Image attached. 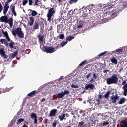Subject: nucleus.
I'll return each mask as SVG.
<instances>
[{"instance_id": "nucleus-1", "label": "nucleus", "mask_w": 127, "mask_h": 127, "mask_svg": "<svg viewBox=\"0 0 127 127\" xmlns=\"http://www.w3.org/2000/svg\"><path fill=\"white\" fill-rule=\"evenodd\" d=\"M119 78L116 74H113L110 77H109L106 80L107 85H112V84H118Z\"/></svg>"}, {"instance_id": "nucleus-2", "label": "nucleus", "mask_w": 127, "mask_h": 127, "mask_svg": "<svg viewBox=\"0 0 127 127\" xmlns=\"http://www.w3.org/2000/svg\"><path fill=\"white\" fill-rule=\"evenodd\" d=\"M90 20L92 22H95V24H100L101 23V16L99 14L94 15L93 14H91Z\"/></svg>"}, {"instance_id": "nucleus-3", "label": "nucleus", "mask_w": 127, "mask_h": 127, "mask_svg": "<svg viewBox=\"0 0 127 127\" xmlns=\"http://www.w3.org/2000/svg\"><path fill=\"white\" fill-rule=\"evenodd\" d=\"M12 33L14 36H16V34H17L20 38H24V33L23 31L21 30V28L20 27L17 28L15 30L12 31Z\"/></svg>"}, {"instance_id": "nucleus-4", "label": "nucleus", "mask_w": 127, "mask_h": 127, "mask_svg": "<svg viewBox=\"0 0 127 127\" xmlns=\"http://www.w3.org/2000/svg\"><path fill=\"white\" fill-rule=\"evenodd\" d=\"M55 13V10H54V8H51L47 14V17L48 18V21H51V18L53 16V14Z\"/></svg>"}, {"instance_id": "nucleus-5", "label": "nucleus", "mask_w": 127, "mask_h": 127, "mask_svg": "<svg viewBox=\"0 0 127 127\" xmlns=\"http://www.w3.org/2000/svg\"><path fill=\"white\" fill-rule=\"evenodd\" d=\"M122 85L123 86L122 89L123 90L124 96H127V80H124L122 82Z\"/></svg>"}, {"instance_id": "nucleus-6", "label": "nucleus", "mask_w": 127, "mask_h": 127, "mask_svg": "<svg viewBox=\"0 0 127 127\" xmlns=\"http://www.w3.org/2000/svg\"><path fill=\"white\" fill-rule=\"evenodd\" d=\"M43 49L47 53H53V52H55L54 48L51 46H43Z\"/></svg>"}, {"instance_id": "nucleus-7", "label": "nucleus", "mask_w": 127, "mask_h": 127, "mask_svg": "<svg viewBox=\"0 0 127 127\" xmlns=\"http://www.w3.org/2000/svg\"><path fill=\"white\" fill-rule=\"evenodd\" d=\"M0 55L2 58H4V59H7V58H8V55L5 54V51H4V49L2 48L0 49Z\"/></svg>"}, {"instance_id": "nucleus-8", "label": "nucleus", "mask_w": 127, "mask_h": 127, "mask_svg": "<svg viewBox=\"0 0 127 127\" xmlns=\"http://www.w3.org/2000/svg\"><path fill=\"white\" fill-rule=\"evenodd\" d=\"M118 14V12L116 10H113L112 11L110 12L109 14V15L110 16V18H112L113 19V18H115V17H117V15Z\"/></svg>"}, {"instance_id": "nucleus-9", "label": "nucleus", "mask_w": 127, "mask_h": 127, "mask_svg": "<svg viewBox=\"0 0 127 127\" xmlns=\"http://www.w3.org/2000/svg\"><path fill=\"white\" fill-rule=\"evenodd\" d=\"M57 113V109H52L49 113V117H56V114Z\"/></svg>"}, {"instance_id": "nucleus-10", "label": "nucleus", "mask_w": 127, "mask_h": 127, "mask_svg": "<svg viewBox=\"0 0 127 127\" xmlns=\"http://www.w3.org/2000/svg\"><path fill=\"white\" fill-rule=\"evenodd\" d=\"M94 88L95 85H94L93 83H89L85 86V90H89V89H90V90H93Z\"/></svg>"}, {"instance_id": "nucleus-11", "label": "nucleus", "mask_w": 127, "mask_h": 127, "mask_svg": "<svg viewBox=\"0 0 127 127\" xmlns=\"http://www.w3.org/2000/svg\"><path fill=\"white\" fill-rule=\"evenodd\" d=\"M0 22H5L6 23L8 22V17L7 16H3L0 18Z\"/></svg>"}, {"instance_id": "nucleus-12", "label": "nucleus", "mask_w": 127, "mask_h": 127, "mask_svg": "<svg viewBox=\"0 0 127 127\" xmlns=\"http://www.w3.org/2000/svg\"><path fill=\"white\" fill-rule=\"evenodd\" d=\"M11 10L12 13H13L15 16H16L17 14H16V12H15V5L14 4H12L10 6Z\"/></svg>"}, {"instance_id": "nucleus-13", "label": "nucleus", "mask_w": 127, "mask_h": 127, "mask_svg": "<svg viewBox=\"0 0 127 127\" xmlns=\"http://www.w3.org/2000/svg\"><path fill=\"white\" fill-rule=\"evenodd\" d=\"M2 32L3 34V35L6 37V38L7 39L8 41H11V40L10 39V38H9V36L8 35V33L7 31H5L2 30Z\"/></svg>"}, {"instance_id": "nucleus-14", "label": "nucleus", "mask_w": 127, "mask_h": 127, "mask_svg": "<svg viewBox=\"0 0 127 127\" xmlns=\"http://www.w3.org/2000/svg\"><path fill=\"white\" fill-rule=\"evenodd\" d=\"M120 127H127V121L126 120H122L120 122Z\"/></svg>"}, {"instance_id": "nucleus-15", "label": "nucleus", "mask_w": 127, "mask_h": 127, "mask_svg": "<svg viewBox=\"0 0 127 127\" xmlns=\"http://www.w3.org/2000/svg\"><path fill=\"white\" fill-rule=\"evenodd\" d=\"M28 23L30 26H32L33 25V23H34V18L33 17H30Z\"/></svg>"}, {"instance_id": "nucleus-16", "label": "nucleus", "mask_w": 127, "mask_h": 127, "mask_svg": "<svg viewBox=\"0 0 127 127\" xmlns=\"http://www.w3.org/2000/svg\"><path fill=\"white\" fill-rule=\"evenodd\" d=\"M53 48L54 50H55V51L57 50L58 48H60V42H57L56 43L54 44Z\"/></svg>"}, {"instance_id": "nucleus-17", "label": "nucleus", "mask_w": 127, "mask_h": 127, "mask_svg": "<svg viewBox=\"0 0 127 127\" xmlns=\"http://www.w3.org/2000/svg\"><path fill=\"white\" fill-rule=\"evenodd\" d=\"M78 127H86V125L85 124V122L83 121H82L78 123V125H77Z\"/></svg>"}, {"instance_id": "nucleus-18", "label": "nucleus", "mask_w": 127, "mask_h": 127, "mask_svg": "<svg viewBox=\"0 0 127 127\" xmlns=\"http://www.w3.org/2000/svg\"><path fill=\"white\" fill-rule=\"evenodd\" d=\"M7 23L9 24L10 27H12V25H13V18L12 17L9 19H8V22Z\"/></svg>"}, {"instance_id": "nucleus-19", "label": "nucleus", "mask_w": 127, "mask_h": 127, "mask_svg": "<svg viewBox=\"0 0 127 127\" xmlns=\"http://www.w3.org/2000/svg\"><path fill=\"white\" fill-rule=\"evenodd\" d=\"M36 91L34 90L31 92H30L29 94H27V96L29 97H30L31 98H32L34 96H35L36 95Z\"/></svg>"}, {"instance_id": "nucleus-20", "label": "nucleus", "mask_w": 127, "mask_h": 127, "mask_svg": "<svg viewBox=\"0 0 127 127\" xmlns=\"http://www.w3.org/2000/svg\"><path fill=\"white\" fill-rule=\"evenodd\" d=\"M109 124H110L109 121H108L107 120H105L104 121H103L101 123V126H102V127H106V126H109Z\"/></svg>"}, {"instance_id": "nucleus-21", "label": "nucleus", "mask_w": 127, "mask_h": 127, "mask_svg": "<svg viewBox=\"0 0 127 127\" xmlns=\"http://www.w3.org/2000/svg\"><path fill=\"white\" fill-rule=\"evenodd\" d=\"M57 96L58 97V98H59V99H62V98H63V97H64L65 95H64V91H62L61 93H59L57 94Z\"/></svg>"}, {"instance_id": "nucleus-22", "label": "nucleus", "mask_w": 127, "mask_h": 127, "mask_svg": "<svg viewBox=\"0 0 127 127\" xmlns=\"http://www.w3.org/2000/svg\"><path fill=\"white\" fill-rule=\"evenodd\" d=\"M39 28V22H35V23L33 26V29H38Z\"/></svg>"}, {"instance_id": "nucleus-23", "label": "nucleus", "mask_w": 127, "mask_h": 127, "mask_svg": "<svg viewBox=\"0 0 127 127\" xmlns=\"http://www.w3.org/2000/svg\"><path fill=\"white\" fill-rule=\"evenodd\" d=\"M111 62H112V63H114V64H118V60H117V59L115 57H113L111 59Z\"/></svg>"}, {"instance_id": "nucleus-24", "label": "nucleus", "mask_w": 127, "mask_h": 127, "mask_svg": "<svg viewBox=\"0 0 127 127\" xmlns=\"http://www.w3.org/2000/svg\"><path fill=\"white\" fill-rule=\"evenodd\" d=\"M94 5H89V6H87L86 9H87L91 12V11H93L92 9L94 8Z\"/></svg>"}, {"instance_id": "nucleus-25", "label": "nucleus", "mask_w": 127, "mask_h": 127, "mask_svg": "<svg viewBox=\"0 0 127 127\" xmlns=\"http://www.w3.org/2000/svg\"><path fill=\"white\" fill-rule=\"evenodd\" d=\"M84 26V22H83V21H80L79 22V24L77 25L78 28H82Z\"/></svg>"}, {"instance_id": "nucleus-26", "label": "nucleus", "mask_w": 127, "mask_h": 127, "mask_svg": "<svg viewBox=\"0 0 127 127\" xmlns=\"http://www.w3.org/2000/svg\"><path fill=\"white\" fill-rule=\"evenodd\" d=\"M30 10L32 11V13L29 14H28L29 16H31V15L32 16H36V15H37V12L34 10Z\"/></svg>"}, {"instance_id": "nucleus-27", "label": "nucleus", "mask_w": 127, "mask_h": 127, "mask_svg": "<svg viewBox=\"0 0 127 127\" xmlns=\"http://www.w3.org/2000/svg\"><path fill=\"white\" fill-rule=\"evenodd\" d=\"M110 95H111V91H107L104 96L105 99H108V98H110Z\"/></svg>"}, {"instance_id": "nucleus-28", "label": "nucleus", "mask_w": 127, "mask_h": 127, "mask_svg": "<svg viewBox=\"0 0 127 127\" xmlns=\"http://www.w3.org/2000/svg\"><path fill=\"white\" fill-rule=\"evenodd\" d=\"M121 52H123V49H117L114 51V53H116V54H120Z\"/></svg>"}, {"instance_id": "nucleus-29", "label": "nucleus", "mask_w": 127, "mask_h": 127, "mask_svg": "<svg viewBox=\"0 0 127 127\" xmlns=\"http://www.w3.org/2000/svg\"><path fill=\"white\" fill-rule=\"evenodd\" d=\"M87 62V60H85L82 61L78 66V68H80V67H83L86 65V62Z\"/></svg>"}, {"instance_id": "nucleus-30", "label": "nucleus", "mask_w": 127, "mask_h": 127, "mask_svg": "<svg viewBox=\"0 0 127 127\" xmlns=\"http://www.w3.org/2000/svg\"><path fill=\"white\" fill-rule=\"evenodd\" d=\"M67 43H68V41H62L61 43H60V47H64V46H65Z\"/></svg>"}, {"instance_id": "nucleus-31", "label": "nucleus", "mask_w": 127, "mask_h": 127, "mask_svg": "<svg viewBox=\"0 0 127 127\" xmlns=\"http://www.w3.org/2000/svg\"><path fill=\"white\" fill-rule=\"evenodd\" d=\"M65 115L64 113H63L61 115L59 116V119H60V121H63L64 119H65Z\"/></svg>"}, {"instance_id": "nucleus-32", "label": "nucleus", "mask_w": 127, "mask_h": 127, "mask_svg": "<svg viewBox=\"0 0 127 127\" xmlns=\"http://www.w3.org/2000/svg\"><path fill=\"white\" fill-rule=\"evenodd\" d=\"M75 38V37L72 36H68L66 38V40H68V41H71V40H73Z\"/></svg>"}, {"instance_id": "nucleus-33", "label": "nucleus", "mask_w": 127, "mask_h": 127, "mask_svg": "<svg viewBox=\"0 0 127 127\" xmlns=\"http://www.w3.org/2000/svg\"><path fill=\"white\" fill-rule=\"evenodd\" d=\"M79 1V0H71L69 1L70 4H74V3H77Z\"/></svg>"}, {"instance_id": "nucleus-34", "label": "nucleus", "mask_w": 127, "mask_h": 127, "mask_svg": "<svg viewBox=\"0 0 127 127\" xmlns=\"http://www.w3.org/2000/svg\"><path fill=\"white\" fill-rule=\"evenodd\" d=\"M126 101V99L125 98H122L120 99L119 104V105H122V104H124V102Z\"/></svg>"}, {"instance_id": "nucleus-35", "label": "nucleus", "mask_w": 127, "mask_h": 127, "mask_svg": "<svg viewBox=\"0 0 127 127\" xmlns=\"http://www.w3.org/2000/svg\"><path fill=\"white\" fill-rule=\"evenodd\" d=\"M38 38H39V40H40V41L41 42H42L43 41V38H44V35H39L38 36Z\"/></svg>"}, {"instance_id": "nucleus-36", "label": "nucleus", "mask_w": 127, "mask_h": 127, "mask_svg": "<svg viewBox=\"0 0 127 127\" xmlns=\"http://www.w3.org/2000/svg\"><path fill=\"white\" fill-rule=\"evenodd\" d=\"M111 100H118V99H119V96H118V95H112L111 97Z\"/></svg>"}, {"instance_id": "nucleus-37", "label": "nucleus", "mask_w": 127, "mask_h": 127, "mask_svg": "<svg viewBox=\"0 0 127 127\" xmlns=\"http://www.w3.org/2000/svg\"><path fill=\"white\" fill-rule=\"evenodd\" d=\"M14 44H15L14 42L11 41V42L9 43V47L10 48H13Z\"/></svg>"}, {"instance_id": "nucleus-38", "label": "nucleus", "mask_w": 127, "mask_h": 127, "mask_svg": "<svg viewBox=\"0 0 127 127\" xmlns=\"http://www.w3.org/2000/svg\"><path fill=\"white\" fill-rule=\"evenodd\" d=\"M74 12H75V10L73 12V9H71L68 12L67 15L68 16H70V15H73V13H74Z\"/></svg>"}, {"instance_id": "nucleus-39", "label": "nucleus", "mask_w": 127, "mask_h": 127, "mask_svg": "<svg viewBox=\"0 0 127 127\" xmlns=\"http://www.w3.org/2000/svg\"><path fill=\"white\" fill-rule=\"evenodd\" d=\"M37 117V115H36V113H32L31 114V119H34Z\"/></svg>"}, {"instance_id": "nucleus-40", "label": "nucleus", "mask_w": 127, "mask_h": 127, "mask_svg": "<svg viewBox=\"0 0 127 127\" xmlns=\"http://www.w3.org/2000/svg\"><path fill=\"white\" fill-rule=\"evenodd\" d=\"M17 53H18L17 51L15 52L14 53H12L11 55V57L12 58H14V57H15V56H16V55H17Z\"/></svg>"}, {"instance_id": "nucleus-41", "label": "nucleus", "mask_w": 127, "mask_h": 127, "mask_svg": "<svg viewBox=\"0 0 127 127\" xmlns=\"http://www.w3.org/2000/svg\"><path fill=\"white\" fill-rule=\"evenodd\" d=\"M27 2H28V0H23L22 2V5H23V6H25V5L27 4Z\"/></svg>"}, {"instance_id": "nucleus-42", "label": "nucleus", "mask_w": 127, "mask_h": 127, "mask_svg": "<svg viewBox=\"0 0 127 127\" xmlns=\"http://www.w3.org/2000/svg\"><path fill=\"white\" fill-rule=\"evenodd\" d=\"M83 21H84V22H86V21H89V20H88V16H84L83 17Z\"/></svg>"}, {"instance_id": "nucleus-43", "label": "nucleus", "mask_w": 127, "mask_h": 127, "mask_svg": "<svg viewBox=\"0 0 127 127\" xmlns=\"http://www.w3.org/2000/svg\"><path fill=\"white\" fill-rule=\"evenodd\" d=\"M59 38L60 39H64L65 38V35L63 34H61L59 35Z\"/></svg>"}, {"instance_id": "nucleus-44", "label": "nucleus", "mask_w": 127, "mask_h": 127, "mask_svg": "<svg viewBox=\"0 0 127 127\" xmlns=\"http://www.w3.org/2000/svg\"><path fill=\"white\" fill-rule=\"evenodd\" d=\"M8 3H9V2H6L5 3V6H4V7H5V8H8V9H9V5H8Z\"/></svg>"}, {"instance_id": "nucleus-45", "label": "nucleus", "mask_w": 127, "mask_h": 127, "mask_svg": "<svg viewBox=\"0 0 127 127\" xmlns=\"http://www.w3.org/2000/svg\"><path fill=\"white\" fill-rule=\"evenodd\" d=\"M106 53H108V52L107 51H105V52H103L102 53H100L99 55H98V56L100 57L101 56H103V55H105V54H106Z\"/></svg>"}, {"instance_id": "nucleus-46", "label": "nucleus", "mask_w": 127, "mask_h": 127, "mask_svg": "<svg viewBox=\"0 0 127 127\" xmlns=\"http://www.w3.org/2000/svg\"><path fill=\"white\" fill-rule=\"evenodd\" d=\"M7 11H8V9L7 8H5L4 7L3 9V13L5 15V14H6V13H7Z\"/></svg>"}, {"instance_id": "nucleus-47", "label": "nucleus", "mask_w": 127, "mask_h": 127, "mask_svg": "<svg viewBox=\"0 0 127 127\" xmlns=\"http://www.w3.org/2000/svg\"><path fill=\"white\" fill-rule=\"evenodd\" d=\"M5 77V75L3 73H0V81L3 79Z\"/></svg>"}, {"instance_id": "nucleus-48", "label": "nucleus", "mask_w": 127, "mask_h": 127, "mask_svg": "<svg viewBox=\"0 0 127 127\" xmlns=\"http://www.w3.org/2000/svg\"><path fill=\"white\" fill-rule=\"evenodd\" d=\"M107 6L108 7L109 9H111V8H113V5L112 4L108 3Z\"/></svg>"}, {"instance_id": "nucleus-49", "label": "nucleus", "mask_w": 127, "mask_h": 127, "mask_svg": "<svg viewBox=\"0 0 127 127\" xmlns=\"http://www.w3.org/2000/svg\"><path fill=\"white\" fill-rule=\"evenodd\" d=\"M70 94V91L69 90H64V95L65 96V95H69Z\"/></svg>"}, {"instance_id": "nucleus-50", "label": "nucleus", "mask_w": 127, "mask_h": 127, "mask_svg": "<svg viewBox=\"0 0 127 127\" xmlns=\"http://www.w3.org/2000/svg\"><path fill=\"white\" fill-rule=\"evenodd\" d=\"M90 77H92V73H89L85 76V78L86 79H89V78H90Z\"/></svg>"}, {"instance_id": "nucleus-51", "label": "nucleus", "mask_w": 127, "mask_h": 127, "mask_svg": "<svg viewBox=\"0 0 127 127\" xmlns=\"http://www.w3.org/2000/svg\"><path fill=\"white\" fill-rule=\"evenodd\" d=\"M96 103H95L96 105H99L100 104V99H96Z\"/></svg>"}, {"instance_id": "nucleus-52", "label": "nucleus", "mask_w": 127, "mask_h": 127, "mask_svg": "<svg viewBox=\"0 0 127 127\" xmlns=\"http://www.w3.org/2000/svg\"><path fill=\"white\" fill-rule=\"evenodd\" d=\"M105 22H107V20H105V19H101L100 24L105 23Z\"/></svg>"}, {"instance_id": "nucleus-53", "label": "nucleus", "mask_w": 127, "mask_h": 127, "mask_svg": "<svg viewBox=\"0 0 127 127\" xmlns=\"http://www.w3.org/2000/svg\"><path fill=\"white\" fill-rule=\"evenodd\" d=\"M6 41V40H5V39H1L0 40V42H1L2 44H3V43H4Z\"/></svg>"}, {"instance_id": "nucleus-54", "label": "nucleus", "mask_w": 127, "mask_h": 127, "mask_svg": "<svg viewBox=\"0 0 127 127\" xmlns=\"http://www.w3.org/2000/svg\"><path fill=\"white\" fill-rule=\"evenodd\" d=\"M22 122H24V119L23 118H20L18 120V123H22Z\"/></svg>"}, {"instance_id": "nucleus-55", "label": "nucleus", "mask_w": 127, "mask_h": 127, "mask_svg": "<svg viewBox=\"0 0 127 127\" xmlns=\"http://www.w3.org/2000/svg\"><path fill=\"white\" fill-rule=\"evenodd\" d=\"M71 87L73 88H79V86L75 85H74V83H73V84L71 85Z\"/></svg>"}, {"instance_id": "nucleus-56", "label": "nucleus", "mask_w": 127, "mask_h": 127, "mask_svg": "<svg viewBox=\"0 0 127 127\" xmlns=\"http://www.w3.org/2000/svg\"><path fill=\"white\" fill-rule=\"evenodd\" d=\"M62 0H57L56 2H58V3H59V4H62Z\"/></svg>"}, {"instance_id": "nucleus-57", "label": "nucleus", "mask_w": 127, "mask_h": 127, "mask_svg": "<svg viewBox=\"0 0 127 127\" xmlns=\"http://www.w3.org/2000/svg\"><path fill=\"white\" fill-rule=\"evenodd\" d=\"M32 3H33V1H32V0H29V5L30 6L32 5Z\"/></svg>"}, {"instance_id": "nucleus-58", "label": "nucleus", "mask_w": 127, "mask_h": 127, "mask_svg": "<svg viewBox=\"0 0 127 127\" xmlns=\"http://www.w3.org/2000/svg\"><path fill=\"white\" fill-rule=\"evenodd\" d=\"M38 2H39V0H35V5H38Z\"/></svg>"}, {"instance_id": "nucleus-59", "label": "nucleus", "mask_w": 127, "mask_h": 127, "mask_svg": "<svg viewBox=\"0 0 127 127\" xmlns=\"http://www.w3.org/2000/svg\"><path fill=\"white\" fill-rule=\"evenodd\" d=\"M34 124L36 125V124H37V117L34 118Z\"/></svg>"}, {"instance_id": "nucleus-60", "label": "nucleus", "mask_w": 127, "mask_h": 127, "mask_svg": "<svg viewBox=\"0 0 127 127\" xmlns=\"http://www.w3.org/2000/svg\"><path fill=\"white\" fill-rule=\"evenodd\" d=\"M2 11V5L1 3L0 2V13Z\"/></svg>"}, {"instance_id": "nucleus-61", "label": "nucleus", "mask_w": 127, "mask_h": 127, "mask_svg": "<svg viewBox=\"0 0 127 127\" xmlns=\"http://www.w3.org/2000/svg\"><path fill=\"white\" fill-rule=\"evenodd\" d=\"M98 78V76L97 75L94 73H93V79H95V80Z\"/></svg>"}, {"instance_id": "nucleus-62", "label": "nucleus", "mask_w": 127, "mask_h": 127, "mask_svg": "<svg viewBox=\"0 0 127 127\" xmlns=\"http://www.w3.org/2000/svg\"><path fill=\"white\" fill-rule=\"evenodd\" d=\"M107 72H110V70H108V69H106V70H105L103 71V73L104 74H107Z\"/></svg>"}, {"instance_id": "nucleus-63", "label": "nucleus", "mask_w": 127, "mask_h": 127, "mask_svg": "<svg viewBox=\"0 0 127 127\" xmlns=\"http://www.w3.org/2000/svg\"><path fill=\"white\" fill-rule=\"evenodd\" d=\"M98 98L99 99H102L103 98V95L102 94H98Z\"/></svg>"}, {"instance_id": "nucleus-64", "label": "nucleus", "mask_w": 127, "mask_h": 127, "mask_svg": "<svg viewBox=\"0 0 127 127\" xmlns=\"http://www.w3.org/2000/svg\"><path fill=\"white\" fill-rule=\"evenodd\" d=\"M123 69L122 67H121V69L119 70V73H121L123 71Z\"/></svg>"}]
</instances>
